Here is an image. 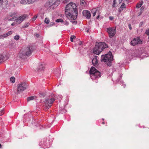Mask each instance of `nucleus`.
<instances>
[{
    "mask_svg": "<svg viewBox=\"0 0 149 149\" xmlns=\"http://www.w3.org/2000/svg\"><path fill=\"white\" fill-rule=\"evenodd\" d=\"M73 11L75 14H78L77 6L75 3H71L67 5L65 12V14L68 18L69 19L72 17L71 15L72 14V12Z\"/></svg>",
    "mask_w": 149,
    "mask_h": 149,
    "instance_id": "f257e3e1",
    "label": "nucleus"
},
{
    "mask_svg": "<svg viewBox=\"0 0 149 149\" xmlns=\"http://www.w3.org/2000/svg\"><path fill=\"white\" fill-rule=\"evenodd\" d=\"M33 51L32 46H28L24 50L21 51L18 54L19 57L22 59H25L30 56Z\"/></svg>",
    "mask_w": 149,
    "mask_h": 149,
    "instance_id": "f03ea898",
    "label": "nucleus"
},
{
    "mask_svg": "<svg viewBox=\"0 0 149 149\" xmlns=\"http://www.w3.org/2000/svg\"><path fill=\"white\" fill-rule=\"evenodd\" d=\"M108 47V46L105 42H96L93 52L95 54L99 55L103 49Z\"/></svg>",
    "mask_w": 149,
    "mask_h": 149,
    "instance_id": "7ed1b4c3",
    "label": "nucleus"
},
{
    "mask_svg": "<svg viewBox=\"0 0 149 149\" xmlns=\"http://www.w3.org/2000/svg\"><path fill=\"white\" fill-rule=\"evenodd\" d=\"M113 56L111 52H109L107 54L102 55L101 61L104 62L108 66H111V62L113 61Z\"/></svg>",
    "mask_w": 149,
    "mask_h": 149,
    "instance_id": "20e7f679",
    "label": "nucleus"
},
{
    "mask_svg": "<svg viewBox=\"0 0 149 149\" xmlns=\"http://www.w3.org/2000/svg\"><path fill=\"white\" fill-rule=\"evenodd\" d=\"M89 73L91 79H94L101 76L100 73L95 68L92 67L91 68Z\"/></svg>",
    "mask_w": 149,
    "mask_h": 149,
    "instance_id": "39448f33",
    "label": "nucleus"
},
{
    "mask_svg": "<svg viewBox=\"0 0 149 149\" xmlns=\"http://www.w3.org/2000/svg\"><path fill=\"white\" fill-rule=\"evenodd\" d=\"M27 84L25 82H22L18 84L17 94L23 91L26 90L27 88Z\"/></svg>",
    "mask_w": 149,
    "mask_h": 149,
    "instance_id": "423d86ee",
    "label": "nucleus"
},
{
    "mask_svg": "<svg viewBox=\"0 0 149 149\" xmlns=\"http://www.w3.org/2000/svg\"><path fill=\"white\" fill-rule=\"evenodd\" d=\"M55 100V99L53 98H46L45 99V104L46 108L49 109L50 108L53 102Z\"/></svg>",
    "mask_w": 149,
    "mask_h": 149,
    "instance_id": "0eeeda50",
    "label": "nucleus"
},
{
    "mask_svg": "<svg viewBox=\"0 0 149 149\" xmlns=\"http://www.w3.org/2000/svg\"><path fill=\"white\" fill-rule=\"evenodd\" d=\"M116 28L110 27L107 28V31L109 35V37L112 38L116 34Z\"/></svg>",
    "mask_w": 149,
    "mask_h": 149,
    "instance_id": "6e6552de",
    "label": "nucleus"
},
{
    "mask_svg": "<svg viewBox=\"0 0 149 149\" xmlns=\"http://www.w3.org/2000/svg\"><path fill=\"white\" fill-rule=\"evenodd\" d=\"M141 41L139 38H134L131 41V44L132 46H134L136 45L140 44L141 43Z\"/></svg>",
    "mask_w": 149,
    "mask_h": 149,
    "instance_id": "1a4fd4ad",
    "label": "nucleus"
},
{
    "mask_svg": "<svg viewBox=\"0 0 149 149\" xmlns=\"http://www.w3.org/2000/svg\"><path fill=\"white\" fill-rule=\"evenodd\" d=\"M38 0H22L20 1V3L23 4L32 3Z\"/></svg>",
    "mask_w": 149,
    "mask_h": 149,
    "instance_id": "9d476101",
    "label": "nucleus"
},
{
    "mask_svg": "<svg viewBox=\"0 0 149 149\" xmlns=\"http://www.w3.org/2000/svg\"><path fill=\"white\" fill-rule=\"evenodd\" d=\"M27 15H24L22 16H21L18 17L17 19H16V22L18 24L21 23L22 21H23L26 18Z\"/></svg>",
    "mask_w": 149,
    "mask_h": 149,
    "instance_id": "9b49d317",
    "label": "nucleus"
},
{
    "mask_svg": "<svg viewBox=\"0 0 149 149\" xmlns=\"http://www.w3.org/2000/svg\"><path fill=\"white\" fill-rule=\"evenodd\" d=\"M77 14L74 15H73V14H72V15H71V16L72 17L68 19H69L73 24H77V21L75 20H73L76 19L77 17Z\"/></svg>",
    "mask_w": 149,
    "mask_h": 149,
    "instance_id": "f8f14e48",
    "label": "nucleus"
},
{
    "mask_svg": "<svg viewBox=\"0 0 149 149\" xmlns=\"http://www.w3.org/2000/svg\"><path fill=\"white\" fill-rule=\"evenodd\" d=\"M83 14L87 19H89L90 18L91 14L89 11L86 10H84L83 12Z\"/></svg>",
    "mask_w": 149,
    "mask_h": 149,
    "instance_id": "ddd939ff",
    "label": "nucleus"
},
{
    "mask_svg": "<svg viewBox=\"0 0 149 149\" xmlns=\"http://www.w3.org/2000/svg\"><path fill=\"white\" fill-rule=\"evenodd\" d=\"M98 58L97 56H95V57L92 60V63L93 65L95 66L98 64Z\"/></svg>",
    "mask_w": 149,
    "mask_h": 149,
    "instance_id": "4468645a",
    "label": "nucleus"
},
{
    "mask_svg": "<svg viewBox=\"0 0 149 149\" xmlns=\"http://www.w3.org/2000/svg\"><path fill=\"white\" fill-rule=\"evenodd\" d=\"M44 68V65L42 63H40L39 66L37 70L38 71H41L43 70Z\"/></svg>",
    "mask_w": 149,
    "mask_h": 149,
    "instance_id": "2eb2a0df",
    "label": "nucleus"
},
{
    "mask_svg": "<svg viewBox=\"0 0 149 149\" xmlns=\"http://www.w3.org/2000/svg\"><path fill=\"white\" fill-rule=\"evenodd\" d=\"M6 60H7V58L3 55L0 54V64L1 63L4 62Z\"/></svg>",
    "mask_w": 149,
    "mask_h": 149,
    "instance_id": "dca6fc26",
    "label": "nucleus"
},
{
    "mask_svg": "<svg viewBox=\"0 0 149 149\" xmlns=\"http://www.w3.org/2000/svg\"><path fill=\"white\" fill-rule=\"evenodd\" d=\"M125 8L126 6L125 4L124 3H123L120 7L119 9V12H121Z\"/></svg>",
    "mask_w": 149,
    "mask_h": 149,
    "instance_id": "f3484780",
    "label": "nucleus"
},
{
    "mask_svg": "<svg viewBox=\"0 0 149 149\" xmlns=\"http://www.w3.org/2000/svg\"><path fill=\"white\" fill-rule=\"evenodd\" d=\"M98 8H97V9L95 10V11L94 10V9L92 10V12H93V17H94L96 14V13H97L98 12Z\"/></svg>",
    "mask_w": 149,
    "mask_h": 149,
    "instance_id": "a211bd4d",
    "label": "nucleus"
},
{
    "mask_svg": "<svg viewBox=\"0 0 149 149\" xmlns=\"http://www.w3.org/2000/svg\"><path fill=\"white\" fill-rule=\"evenodd\" d=\"M7 2V0H0V5H2L3 3L6 4Z\"/></svg>",
    "mask_w": 149,
    "mask_h": 149,
    "instance_id": "6ab92c4d",
    "label": "nucleus"
},
{
    "mask_svg": "<svg viewBox=\"0 0 149 149\" xmlns=\"http://www.w3.org/2000/svg\"><path fill=\"white\" fill-rule=\"evenodd\" d=\"M35 97L36 98V96H32L29 97L27 99V100L28 101H29L31 100H33V99H35V98H34Z\"/></svg>",
    "mask_w": 149,
    "mask_h": 149,
    "instance_id": "aec40b11",
    "label": "nucleus"
},
{
    "mask_svg": "<svg viewBox=\"0 0 149 149\" xmlns=\"http://www.w3.org/2000/svg\"><path fill=\"white\" fill-rule=\"evenodd\" d=\"M7 37L6 33L3 34L2 35L0 36V39H3L4 38H6Z\"/></svg>",
    "mask_w": 149,
    "mask_h": 149,
    "instance_id": "412c9836",
    "label": "nucleus"
},
{
    "mask_svg": "<svg viewBox=\"0 0 149 149\" xmlns=\"http://www.w3.org/2000/svg\"><path fill=\"white\" fill-rule=\"evenodd\" d=\"M49 22L50 21L48 18L46 17L45 18L44 20V22L45 23L47 24H48L49 23Z\"/></svg>",
    "mask_w": 149,
    "mask_h": 149,
    "instance_id": "4be33fe9",
    "label": "nucleus"
},
{
    "mask_svg": "<svg viewBox=\"0 0 149 149\" xmlns=\"http://www.w3.org/2000/svg\"><path fill=\"white\" fill-rule=\"evenodd\" d=\"M15 77H12L10 78V81L12 83H14L15 82Z\"/></svg>",
    "mask_w": 149,
    "mask_h": 149,
    "instance_id": "5701e85b",
    "label": "nucleus"
},
{
    "mask_svg": "<svg viewBox=\"0 0 149 149\" xmlns=\"http://www.w3.org/2000/svg\"><path fill=\"white\" fill-rule=\"evenodd\" d=\"M56 22H63V19H57L56 20Z\"/></svg>",
    "mask_w": 149,
    "mask_h": 149,
    "instance_id": "b1692460",
    "label": "nucleus"
},
{
    "mask_svg": "<svg viewBox=\"0 0 149 149\" xmlns=\"http://www.w3.org/2000/svg\"><path fill=\"white\" fill-rule=\"evenodd\" d=\"M19 36L18 35H17L16 36H15L14 37V39L16 40H18L19 39Z\"/></svg>",
    "mask_w": 149,
    "mask_h": 149,
    "instance_id": "393cba45",
    "label": "nucleus"
},
{
    "mask_svg": "<svg viewBox=\"0 0 149 149\" xmlns=\"http://www.w3.org/2000/svg\"><path fill=\"white\" fill-rule=\"evenodd\" d=\"M75 38H76V37H75V36H71V37H70V41L72 42H73V39H74Z\"/></svg>",
    "mask_w": 149,
    "mask_h": 149,
    "instance_id": "a878e982",
    "label": "nucleus"
},
{
    "mask_svg": "<svg viewBox=\"0 0 149 149\" xmlns=\"http://www.w3.org/2000/svg\"><path fill=\"white\" fill-rule=\"evenodd\" d=\"M29 25V23H27L25 24V25L23 27V28H26Z\"/></svg>",
    "mask_w": 149,
    "mask_h": 149,
    "instance_id": "bb28decb",
    "label": "nucleus"
},
{
    "mask_svg": "<svg viewBox=\"0 0 149 149\" xmlns=\"http://www.w3.org/2000/svg\"><path fill=\"white\" fill-rule=\"evenodd\" d=\"M85 1L84 0H80V3L81 5H83L84 4Z\"/></svg>",
    "mask_w": 149,
    "mask_h": 149,
    "instance_id": "cd10ccee",
    "label": "nucleus"
},
{
    "mask_svg": "<svg viewBox=\"0 0 149 149\" xmlns=\"http://www.w3.org/2000/svg\"><path fill=\"white\" fill-rule=\"evenodd\" d=\"M145 33L148 36L149 35V29H147L145 32Z\"/></svg>",
    "mask_w": 149,
    "mask_h": 149,
    "instance_id": "c85d7f7f",
    "label": "nucleus"
},
{
    "mask_svg": "<svg viewBox=\"0 0 149 149\" xmlns=\"http://www.w3.org/2000/svg\"><path fill=\"white\" fill-rule=\"evenodd\" d=\"M12 32L11 31H9L7 33H6L7 36L10 35L12 34Z\"/></svg>",
    "mask_w": 149,
    "mask_h": 149,
    "instance_id": "c756f323",
    "label": "nucleus"
},
{
    "mask_svg": "<svg viewBox=\"0 0 149 149\" xmlns=\"http://www.w3.org/2000/svg\"><path fill=\"white\" fill-rule=\"evenodd\" d=\"M116 0H114L113 1V3L112 6L113 7H115V5L116 4Z\"/></svg>",
    "mask_w": 149,
    "mask_h": 149,
    "instance_id": "7c9ffc66",
    "label": "nucleus"
},
{
    "mask_svg": "<svg viewBox=\"0 0 149 149\" xmlns=\"http://www.w3.org/2000/svg\"><path fill=\"white\" fill-rule=\"evenodd\" d=\"M16 17H13L9 19H8V21H11V20H13L15 19V18L16 19Z\"/></svg>",
    "mask_w": 149,
    "mask_h": 149,
    "instance_id": "2f4dec72",
    "label": "nucleus"
},
{
    "mask_svg": "<svg viewBox=\"0 0 149 149\" xmlns=\"http://www.w3.org/2000/svg\"><path fill=\"white\" fill-rule=\"evenodd\" d=\"M40 97H44L45 96V95L44 93H40Z\"/></svg>",
    "mask_w": 149,
    "mask_h": 149,
    "instance_id": "473e14b6",
    "label": "nucleus"
},
{
    "mask_svg": "<svg viewBox=\"0 0 149 149\" xmlns=\"http://www.w3.org/2000/svg\"><path fill=\"white\" fill-rule=\"evenodd\" d=\"M49 3H50V2H47L46 3V5H47V6H51L52 5V4H49Z\"/></svg>",
    "mask_w": 149,
    "mask_h": 149,
    "instance_id": "72a5a7b5",
    "label": "nucleus"
},
{
    "mask_svg": "<svg viewBox=\"0 0 149 149\" xmlns=\"http://www.w3.org/2000/svg\"><path fill=\"white\" fill-rule=\"evenodd\" d=\"M15 14L16 13L15 12H14L13 13L10 14V16L11 17H13Z\"/></svg>",
    "mask_w": 149,
    "mask_h": 149,
    "instance_id": "f704fd0d",
    "label": "nucleus"
},
{
    "mask_svg": "<svg viewBox=\"0 0 149 149\" xmlns=\"http://www.w3.org/2000/svg\"><path fill=\"white\" fill-rule=\"evenodd\" d=\"M141 6V4H140V3H138L136 5V7L139 8Z\"/></svg>",
    "mask_w": 149,
    "mask_h": 149,
    "instance_id": "c9c22d12",
    "label": "nucleus"
},
{
    "mask_svg": "<svg viewBox=\"0 0 149 149\" xmlns=\"http://www.w3.org/2000/svg\"><path fill=\"white\" fill-rule=\"evenodd\" d=\"M64 24L66 25H68L69 24V23L66 21H65L64 22Z\"/></svg>",
    "mask_w": 149,
    "mask_h": 149,
    "instance_id": "e433bc0d",
    "label": "nucleus"
},
{
    "mask_svg": "<svg viewBox=\"0 0 149 149\" xmlns=\"http://www.w3.org/2000/svg\"><path fill=\"white\" fill-rule=\"evenodd\" d=\"M143 24V22H141L139 24V26L141 27L142 26V25Z\"/></svg>",
    "mask_w": 149,
    "mask_h": 149,
    "instance_id": "4c0bfd02",
    "label": "nucleus"
},
{
    "mask_svg": "<svg viewBox=\"0 0 149 149\" xmlns=\"http://www.w3.org/2000/svg\"><path fill=\"white\" fill-rule=\"evenodd\" d=\"M97 14H98V15L97 16V18H96V19H98L99 18V17H100V15H99L100 13H99V11H98V12Z\"/></svg>",
    "mask_w": 149,
    "mask_h": 149,
    "instance_id": "58836bf2",
    "label": "nucleus"
},
{
    "mask_svg": "<svg viewBox=\"0 0 149 149\" xmlns=\"http://www.w3.org/2000/svg\"><path fill=\"white\" fill-rule=\"evenodd\" d=\"M113 18H114L113 17L110 16V17H109V19L110 20H112L113 19Z\"/></svg>",
    "mask_w": 149,
    "mask_h": 149,
    "instance_id": "ea45409f",
    "label": "nucleus"
},
{
    "mask_svg": "<svg viewBox=\"0 0 149 149\" xmlns=\"http://www.w3.org/2000/svg\"><path fill=\"white\" fill-rule=\"evenodd\" d=\"M82 45V42L81 41H79V45Z\"/></svg>",
    "mask_w": 149,
    "mask_h": 149,
    "instance_id": "a19ab883",
    "label": "nucleus"
},
{
    "mask_svg": "<svg viewBox=\"0 0 149 149\" xmlns=\"http://www.w3.org/2000/svg\"><path fill=\"white\" fill-rule=\"evenodd\" d=\"M37 16H36V17H33V21H35V20H36V18H37Z\"/></svg>",
    "mask_w": 149,
    "mask_h": 149,
    "instance_id": "79ce46f5",
    "label": "nucleus"
},
{
    "mask_svg": "<svg viewBox=\"0 0 149 149\" xmlns=\"http://www.w3.org/2000/svg\"><path fill=\"white\" fill-rule=\"evenodd\" d=\"M3 113V111H0V116L2 115Z\"/></svg>",
    "mask_w": 149,
    "mask_h": 149,
    "instance_id": "37998d69",
    "label": "nucleus"
},
{
    "mask_svg": "<svg viewBox=\"0 0 149 149\" xmlns=\"http://www.w3.org/2000/svg\"><path fill=\"white\" fill-rule=\"evenodd\" d=\"M130 29L131 30L132 29V27L131 25L130 24H129L128 25Z\"/></svg>",
    "mask_w": 149,
    "mask_h": 149,
    "instance_id": "c03bdc74",
    "label": "nucleus"
},
{
    "mask_svg": "<svg viewBox=\"0 0 149 149\" xmlns=\"http://www.w3.org/2000/svg\"><path fill=\"white\" fill-rule=\"evenodd\" d=\"M35 35L37 37H38L39 36V35L37 34H35Z\"/></svg>",
    "mask_w": 149,
    "mask_h": 149,
    "instance_id": "a18cd8bd",
    "label": "nucleus"
},
{
    "mask_svg": "<svg viewBox=\"0 0 149 149\" xmlns=\"http://www.w3.org/2000/svg\"><path fill=\"white\" fill-rule=\"evenodd\" d=\"M143 1H141L140 4H141V5L143 4Z\"/></svg>",
    "mask_w": 149,
    "mask_h": 149,
    "instance_id": "49530a36",
    "label": "nucleus"
},
{
    "mask_svg": "<svg viewBox=\"0 0 149 149\" xmlns=\"http://www.w3.org/2000/svg\"><path fill=\"white\" fill-rule=\"evenodd\" d=\"M14 25V23H12L11 24V25L12 26H13Z\"/></svg>",
    "mask_w": 149,
    "mask_h": 149,
    "instance_id": "de8ad7c7",
    "label": "nucleus"
},
{
    "mask_svg": "<svg viewBox=\"0 0 149 149\" xmlns=\"http://www.w3.org/2000/svg\"><path fill=\"white\" fill-rule=\"evenodd\" d=\"M89 31V29H88L87 31H86V32H88Z\"/></svg>",
    "mask_w": 149,
    "mask_h": 149,
    "instance_id": "09e8293b",
    "label": "nucleus"
},
{
    "mask_svg": "<svg viewBox=\"0 0 149 149\" xmlns=\"http://www.w3.org/2000/svg\"><path fill=\"white\" fill-rule=\"evenodd\" d=\"M1 145L0 143V148H1Z\"/></svg>",
    "mask_w": 149,
    "mask_h": 149,
    "instance_id": "8fccbe9b",
    "label": "nucleus"
},
{
    "mask_svg": "<svg viewBox=\"0 0 149 149\" xmlns=\"http://www.w3.org/2000/svg\"><path fill=\"white\" fill-rule=\"evenodd\" d=\"M120 0H119V3H121L122 0H121L120 1Z\"/></svg>",
    "mask_w": 149,
    "mask_h": 149,
    "instance_id": "3c124183",
    "label": "nucleus"
},
{
    "mask_svg": "<svg viewBox=\"0 0 149 149\" xmlns=\"http://www.w3.org/2000/svg\"><path fill=\"white\" fill-rule=\"evenodd\" d=\"M102 123L103 124H104V122H102Z\"/></svg>",
    "mask_w": 149,
    "mask_h": 149,
    "instance_id": "603ef678",
    "label": "nucleus"
},
{
    "mask_svg": "<svg viewBox=\"0 0 149 149\" xmlns=\"http://www.w3.org/2000/svg\"><path fill=\"white\" fill-rule=\"evenodd\" d=\"M102 120H104V119H102Z\"/></svg>",
    "mask_w": 149,
    "mask_h": 149,
    "instance_id": "864d4df0",
    "label": "nucleus"
},
{
    "mask_svg": "<svg viewBox=\"0 0 149 149\" xmlns=\"http://www.w3.org/2000/svg\"><path fill=\"white\" fill-rule=\"evenodd\" d=\"M1 29V28L0 27V29Z\"/></svg>",
    "mask_w": 149,
    "mask_h": 149,
    "instance_id": "5fc2aeb1",
    "label": "nucleus"
},
{
    "mask_svg": "<svg viewBox=\"0 0 149 149\" xmlns=\"http://www.w3.org/2000/svg\"><path fill=\"white\" fill-rule=\"evenodd\" d=\"M126 1H127V0H126Z\"/></svg>",
    "mask_w": 149,
    "mask_h": 149,
    "instance_id": "6e6d98bb",
    "label": "nucleus"
}]
</instances>
